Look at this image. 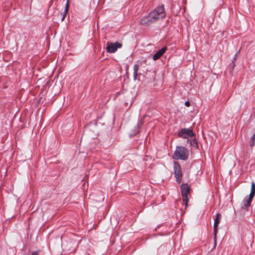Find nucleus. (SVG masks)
Returning <instances> with one entry per match:
<instances>
[{
	"mask_svg": "<svg viewBox=\"0 0 255 255\" xmlns=\"http://www.w3.org/2000/svg\"><path fill=\"white\" fill-rule=\"evenodd\" d=\"M166 16L163 5L157 6L152 12H150L148 15L142 17L140 20V24L147 26L151 25L156 20L163 18Z\"/></svg>",
	"mask_w": 255,
	"mask_h": 255,
	"instance_id": "1",
	"label": "nucleus"
},
{
	"mask_svg": "<svg viewBox=\"0 0 255 255\" xmlns=\"http://www.w3.org/2000/svg\"><path fill=\"white\" fill-rule=\"evenodd\" d=\"M188 150L187 148L182 146H179L176 147L173 156L174 158L185 160L188 157Z\"/></svg>",
	"mask_w": 255,
	"mask_h": 255,
	"instance_id": "2",
	"label": "nucleus"
},
{
	"mask_svg": "<svg viewBox=\"0 0 255 255\" xmlns=\"http://www.w3.org/2000/svg\"><path fill=\"white\" fill-rule=\"evenodd\" d=\"M181 193L183 202L185 204V209L188 207L189 201L188 195L190 193V188L187 184H182L180 186Z\"/></svg>",
	"mask_w": 255,
	"mask_h": 255,
	"instance_id": "3",
	"label": "nucleus"
},
{
	"mask_svg": "<svg viewBox=\"0 0 255 255\" xmlns=\"http://www.w3.org/2000/svg\"><path fill=\"white\" fill-rule=\"evenodd\" d=\"M173 170L174 176L176 178V182L179 184L182 181L183 174L182 173L180 165L177 161H173Z\"/></svg>",
	"mask_w": 255,
	"mask_h": 255,
	"instance_id": "4",
	"label": "nucleus"
},
{
	"mask_svg": "<svg viewBox=\"0 0 255 255\" xmlns=\"http://www.w3.org/2000/svg\"><path fill=\"white\" fill-rule=\"evenodd\" d=\"M178 135L180 137L185 139L195 136V134L190 128H184L179 131Z\"/></svg>",
	"mask_w": 255,
	"mask_h": 255,
	"instance_id": "5",
	"label": "nucleus"
},
{
	"mask_svg": "<svg viewBox=\"0 0 255 255\" xmlns=\"http://www.w3.org/2000/svg\"><path fill=\"white\" fill-rule=\"evenodd\" d=\"M122 44L117 41L115 43H107V50L109 53H115L118 48H121Z\"/></svg>",
	"mask_w": 255,
	"mask_h": 255,
	"instance_id": "6",
	"label": "nucleus"
},
{
	"mask_svg": "<svg viewBox=\"0 0 255 255\" xmlns=\"http://www.w3.org/2000/svg\"><path fill=\"white\" fill-rule=\"evenodd\" d=\"M221 219V215L219 213H217L216 214V217L215 219L214 223V238H216L217 234L218 232V227L220 222Z\"/></svg>",
	"mask_w": 255,
	"mask_h": 255,
	"instance_id": "7",
	"label": "nucleus"
},
{
	"mask_svg": "<svg viewBox=\"0 0 255 255\" xmlns=\"http://www.w3.org/2000/svg\"><path fill=\"white\" fill-rule=\"evenodd\" d=\"M167 47L164 46L162 47L160 50L157 51L153 56L152 59L153 60L156 61L160 58L166 51Z\"/></svg>",
	"mask_w": 255,
	"mask_h": 255,
	"instance_id": "8",
	"label": "nucleus"
},
{
	"mask_svg": "<svg viewBox=\"0 0 255 255\" xmlns=\"http://www.w3.org/2000/svg\"><path fill=\"white\" fill-rule=\"evenodd\" d=\"M255 192H251L248 199L244 200V202H245L244 206L245 207V208H248L250 206L252 202V200L255 196Z\"/></svg>",
	"mask_w": 255,
	"mask_h": 255,
	"instance_id": "9",
	"label": "nucleus"
},
{
	"mask_svg": "<svg viewBox=\"0 0 255 255\" xmlns=\"http://www.w3.org/2000/svg\"><path fill=\"white\" fill-rule=\"evenodd\" d=\"M68 9H69V0H67L66 1V3L65 4L64 11L62 14V18L61 19V21H63L64 19H65V18L68 12Z\"/></svg>",
	"mask_w": 255,
	"mask_h": 255,
	"instance_id": "10",
	"label": "nucleus"
},
{
	"mask_svg": "<svg viewBox=\"0 0 255 255\" xmlns=\"http://www.w3.org/2000/svg\"><path fill=\"white\" fill-rule=\"evenodd\" d=\"M139 66L138 64H135L133 66V79L134 80H136L137 76L138 75V71L139 69Z\"/></svg>",
	"mask_w": 255,
	"mask_h": 255,
	"instance_id": "11",
	"label": "nucleus"
},
{
	"mask_svg": "<svg viewBox=\"0 0 255 255\" xmlns=\"http://www.w3.org/2000/svg\"><path fill=\"white\" fill-rule=\"evenodd\" d=\"M187 142L194 147H197L198 146V143L195 139H188Z\"/></svg>",
	"mask_w": 255,
	"mask_h": 255,
	"instance_id": "12",
	"label": "nucleus"
},
{
	"mask_svg": "<svg viewBox=\"0 0 255 255\" xmlns=\"http://www.w3.org/2000/svg\"><path fill=\"white\" fill-rule=\"evenodd\" d=\"M255 144V133L251 137L250 141V146L252 147Z\"/></svg>",
	"mask_w": 255,
	"mask_h": 255,
	"instance_id": "13",
	"label": "nucleus"
},
{
	"mask_svg": "<svg viewBox=\"0 0 255 255\" xmlns=\"http://www.w3.org/2000/svg\"><path fill=\"white\" fill-rule=\"evenodd\" d=\"M143 123V120L141 119L138 121L137 125V126L138 127V128H139L141 127V126L142 125Z\"/></svg>",
	"mask_w": 255,
	"mask_h": 255,
	"instance_id": "14",
	"label": "nucleus"
},
{
	"mask_svg": "<svg viewBox=\"0 0 255 255\" xmlns=\"http://www.w3.org/2000/svg\"><path fill=\"white\" fill-rule=\"evenodd\" d=\"M251 192H255V184L254 182H252V183Z\"/></svg>",
	"mask_w": 255,
	"mask_h": 255,
	"instance_id": "15",
	"label": "nucleus"
},
{
	"mask_svg": "<svg viewBox=\"0 0 255 255\" xmlns=\"http://www.w3.org/2000/svg\"><path fill=\"white\" fill-rule=\"evenodd\" d=\"M185 105L186 106V107H189L190 106V103L189 101H186L185 102Z\"/></svg>",
	"mask_w": 255,
	"mask_h": 255,
	"instance_id": "16",
	"label": "nucleus"
},
{
	"mask_svg": "<svg viewBox=\"0 0 255 255\" xmlns=\"http://www.w3.org/2000/svg\"><path fill=\"white\" fill-rule=\"evenodd\" d=\"M38 252H34L32 253V255H38Z\"/></svg>",
	"mask_w": 255,
	"mask_h": 255,
	"instance_id": "17",
	"label": "nucleus"
}]
</instances>
